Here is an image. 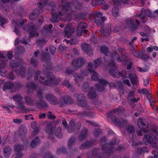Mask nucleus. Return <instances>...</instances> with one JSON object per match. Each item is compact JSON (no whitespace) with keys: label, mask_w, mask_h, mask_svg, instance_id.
Wrapping results in <instances>:
<instances>
[{"label":"nucleus","mask_w":158,"mask_h":158,"mask_svg":"<svg viewBox=\"0 0 158 158\" xmlns=\"http://www.w3.org/2000/svg\"><path fill=\"white\" fill-rule=\"evenodd\" d=\"M139 128L144 133H147L145 135L143 139V142L145 144L150 143L151 144H156V140H158V133L154 129L149 130L147 125L144 124L143 121L138 122V123Z\"/></svg>","instance_id":"f257e3e1"},{"label":"nucleus","mask_w":158,"mask_h":158,"mask_svg":"<svg viewBox=\"0 0 158 158\" xmlns=\"http://www.w3.org/2000/svg\"><path fill=\"white\" fill-rule=\"evenodd\" d=\"M71 7L80 9V4L77 1H75L73 3H68L66 1H64L62 2L61 6H60L58 8L59 15L65 17L66 19L70 20V17H72L73 15V12L71 10Z\"/></svg>","instance_id":"f03ea898"},{"label":"nucleus","mask_w":158,"mask_h":158,"mask_svg":"<svg viewBox=\"0 0 158 158\" xmlns=\"http://www.w3.org/2000/svg\"><path fill=\"white\" fill-rule=\"evenodd\" d=\"M35 81H39L40 83L44 85H57L58 81L56 78L51 77L50 79L44 76L40 70H37L35 72V74L34 77Z\"/></svg>","instance_id":"7ed1b4c3"},{"label":"nucleus","mask_w":158,"mask_h":158,"mask_svg":"<svg viewBox=\"0 0 158 158\" xmlns=\"http://www.w3.org/2000/svg\"><path fill=\"white\" fill-rule=\"evenodd\" d=\"M106 138L105 137H102L100 139V144L102 146V149L103 150L104 152L107 155L113 152V146L116 144H118L119 139L117 138H114L110 140L109 143H105L106 142Z\"/></svg>","instance_id":"20e7f679"},{"label":"nucleus","mask_w":158,"mask_h":158,"mask_svg":"<svg viewBox=\"0 0 158 158\" xmlns=\"http://www.w3.org/2000/svg\"><path fill=\"white\" fill-rule=\"evenodd\" d=\"M111 119L113 122L117 124L120 127H123L127 129L128 132L129 134L133 133L135 132L133 126L131 125H127V122L126 120L121 118L120 120L115 116H112Z\"/></svg>","instance_id":"39448f33"},{"label":"nucleus","mask_w":158,"mask_h":158,"mask_svg":"<svg viewBox=\"0 0 158 158\" xmlns=\"http://www.w3.org/2000/svg\"><path fill=\"white\" fill-rule=\"evenodd\" d=\"M23 29L26 31H29V36L33 38L38 36L39 34L38 32V29L36 25L32 23H30L26 27H23Z\"/></svg>","instance_id":"423d86ee"},{"label":"nucleus","mask_w":158,"mask_h":158,"mask_svg":"<svg viewBox=\"0 0 158 158\" xmlns=\"http://www.w3.org/2000/svg\"><path fill=\"white\" fill-rule=\"evenodd\" d=\"M75 97L77 98L81 106L83 107H86L87 109H90V108L88 105V103L86 101V97L84 94H75Z\"/></svg>","instance_id":"0eeeda50"},{"label":"nucleus","mask_w":158,"mask_h":158,"mask_svg":"<svg viewBox=\"0 0 158 158\" xmlns=\"http://www.w3.org/2000/svg\"><path fill=\"white\" fill-rule=\"evenodd\" d=\"M94 20L97 25L98 26L102 25L106 19L105 17H102V14L101 12H94Z\"/></svg>","instance_id":"6e6552de"},{"label":"nucleus","mask_w":158,"mask_h":158,"mask_svg":"<svg viewBox=\"0 0 158 158\" xmlns=\"http://www.w3.org/2000/svg\"><path fill=\"white\" fill-rule=\"evenodd\" d=\"M109 73L111 75L115 77L119 78L122 76V78H124L126 76V73L125 71L120 72L117 69H110L109 71Z\"/></svg>","instance_id":"1a4fd4ad"},{"label":"nucleus","mask_w":158,"mask_h":158,"mask_svg":"<svg viewBox=\"0 0 158 158\" xmlns=\"http://www.w3.org/2000/svg\"><path fill=\"white\" fill-rule=\"evenodd\" d=\"M127 23L129 25L131 28L135 29L139 24L140 22L136 19V17H133L131 18L130 20H127Z\"/></svg>","instance_id":"9d476101"},{"label":"nucleus","mask_w":158,"mask_h":158,"mask_svg":"<svg viewBox=\"0 0 158 158\" xmlns=\"http://www.w3.org/2000/svg\"><path fill=\"white\" fill-rule=\"evenodd\" d=\"M73 67L76 69L81 67L84 64V60L83 58H76L74 59L72 62Z\"/></svg>","instance_id":"9b49d317"},{"label":"nucleus","mask_w":158,"mask_h":158,"mask_svg":"<svg viewBox=\"0 0 158 158\" xmlns=\"http://www.w3.org/2000/svg\"><path fill=\"white\" fill-rule=\"evenodd\" d=\"M46 98L48 101L50 102L53 105L60 103V102H59L57 100V98L52 94H47Z\"/></svg>","instance_id":"f8f14e48"},{"label":"nucleus","mask_w":158,"mask_h":158,"mask_svg":"<svg viewBox=\"0 0 158 158\" xmlns=\"http://www.w3.org/2000/svg\"><path fill=\"white\" fill-rule=\"evenodd\" d=\"M75 31V29L67 25L65 28L64 36L68 38H69L72 35Z\"/></svg>","instance_id":"ddd939ff"},{"label":"nucleus","mask_w":158,"mask_h":158,"mask_svg":"<svg viewBox=\"0 0 158 158\" xmlns=\"http://www.w3.org/2000/svg\"><path fill=\"white\" fill-rule=\"evenodd\" d=\"M111 31L110 26L106 25L102 28L101 30V33L102 35L106 36L109 35Z\"/></svg>","instance_id":"4468645a"},{"label":"nucleus","mask_w":158,"mask_h":158,"mask_svg":"<svg viewBox=\"0 0 158 158\" xmlns=\"http://www.w3.org/2000/svg\"><path fill=\"white\" fill-rule=\"evenodd\" d=\"M88 134V130L85 127H83L78 137V139L81 141L85 139L87 137Z\"/></svg>","instance_id":"2eb2a0df"},{"label":"nucleus","mask_w":158,"mask_h":158,"mask_svg":"<svg viewBox=\"0 0 158 158\" xmlns=\"http://www.w3.org/2000/svg\"><path fill=\"white\" fill-rule=\"evenodd\" d=\"M100 51L102 53H103L105 55L104 57V59L106 62H108V57H109V54H111V52H109L108 48L104 46L100 47Z\"/></svg>","instance_id":"dca6fc26"},{"label":"nucleus","mask_w":158,"mask_h":158,"mask_svg":"<svg viewBox=\"0 0 158 158\" xmlns=\"http://www.w3.org/2000/svg\"><path fill=\"white\" fill-rule=\"evenodd\" d=\"M5 62V61L0 60V75L3 77L7 75V73L4 69L6 67Z\"/></svg>","instance_id":"f3484780"},{"label":"nucleus","mask_w":158,"mask_h":158,"mask_svg":"<svg viewBox=\"0 0 158 158\" xmlns=\"http://www.w3.org/2000/svg\"><path fill=\"white\" fill-rule=\"evenodd\" d=\"M87 24L83 22L80 23L78 26L77 31L76 34L78 36H80L81 35L83 30L86 27Z\"/></svg>","instance_id":"a211bd4d"},{"label":"nucleus","mask_w":158,"mask_h":158,"mask_svg":"<svg viewBox=\"0 0 158 158\" xmlns=\"http://www.w3.org/2000/svg\"><path fill=\"white\" fill-rule=\"evenodd\" d=\"M60 102H61V103H60V104L61 106H63L64 104H70L73 103V100L72 98L67 96L64 97L61 99Z\"/></svg>","instance_id":"6ab92c4d"},{"label":"nucleus","mask_w":158,"mask_h":158,"mask_svg":"<svg viewBox=\"0 0 158 158\" xmlns=\"http://www.w3.org/2000/svg\"><path fill=\"white\" fill-rule=\"evenodd\" d=\"M81 47L83 51L86 53L90 56L92 55V52L93 51V49L91 48V46L89 44L85 43L83 44Z\"/></svg>","instance_id":"aec40b11"},{"label":"nucleus","mask_w":158,"mask_h":158,"mask_svg":"<svg viewBox=\"0 0 158 158\" xmlns=\"http://www.w3.org/2000/svg\"><path fill=\"white\" fill-rule=\"evenodd\" d=\"M40 14V10L37 9L33 10L29 15V18L32 20H35L38 17Z\"/></svg>","instance_id":"412c9836"},{"label":"nucleus","mask_w":158,"mask_h":158,"mask_svg":"<svg viewBox=\"0 0 158 158\" xmlns=\"http://www.w3.org/2000/svg\"><path fill=\"white\" fill-rule=\"evenodd\" d=\"M19 69H17L15 72L17 75L21 77L25 76L26 74V69L25 67L22 66L20 67Z\"/></svg>","instance_id":"4be33fe9"},{"label":"nucleus","mask_w":158,"mask_h":158,"mask_svg":"<svg viewBox=\"0 0 158 158\" xmlns=\"http://www.w3.org/2000/svg\"><path fill=\"white\" fill-rule=\"evenodd\" d=\"M9 64L10 68L15 71L18 69L21 64L19 62H17L16 60H12L10 62Z\"/></svg>","instance_id":"5701e85b"},{"label":"nucleus","mask_w":158,"mask_h":158,"mask_svg":"<svg viewBox=\"0 0 158 158\" xmlns=\"http://www.w3.org/2000/svg\"><path fill=\"white\" fill-rule=\"evenodd\" d=\"M51 59V56L48 52H44L41 56L42 61L47 64L50 62Z\"/></svg>","instance_id":"b1692460"},{"label":"nucleus","mask_w":158,"mask_h":158,"mask_svg":"<svg viewBox=\"0 0 158 158\" xmlns=\"http://www.w3.org/2000/svg\"><path fill=\"white\" fill-rule=\"evenodd\" d=\"M11 149L8 146H6L3 149V154L6 158H8L10 156Z\"/></svg>","instance_id":"393cba45"},{"label":"nucleus","mask_w":158,"mask_h":158,"mask_svg":"<svg viewBox=\"0 0 158 158\" xmlns=\"http://www.w3.org/2000/svg\"><path fill=\"white\" fill-rule=\"evenodd\" d=\"M77 115L80 118H82L86 116L91 117L92 116L93 114L90 111L85 110L78 113Z\"/></svg>","instance_id":"a878e982"},{"label":"nucleus","mask_w":158,"mask_h":158,"mask_svg":"<svg viewBox=\"0 0 158 158\" xmlns=\"http://www.w3.org/2000/svg\"><path fill=\"white\" fill-rule=\"evenodd\" d=\"M88 97L89 99H92L96 97V89L94 87H91L88 93Z\"/></svg>","instance_id":"bb28decb"},{"label":"nucleus","mask_w":158,"mask_h":158,"mask_svg":"<svg viewBox=\"0 0 158 158\" xmlns=\"http://www.w3.org/2000/svg\"><path fill=\"white\" fill-rule=\"evenodd\" d=\"M132 84H136L138 82L137 76L134 73L130 74L128 76Z\"/></svg>","instance_id":"cd10ccee"},{"label":"nucleus","mask_w":158,"mask_h":158,"mask_svg":"<svg viewBox=\"0 0 158 158\" xmlns=\"http://www.w3.org/2000/svg\"><path fill=\"white\" fill-rule=\"evenodd\" d=\"M93 143L92 141H86L81 145L80 148L81 149H84L90 147L92 146Z\"/></svg>","instance_id":"c85d7f7f"},{"label":"nucleus","mask_w":158,"mask_h":158,"mask_svg":"<svg viewBox=\"0 0 158 158\" xmlns=\"http://www.w3.org/2000/svg\"><path fill=\"white\" fill-rule=\"evenodd\" d=\"M76 130L75 123L74 120H72L70 121L69 126L68 129V132L71 133L72 132H75Z\"/></svg>","instance_id":"c756f323"},{"label":"nucleus","mask_w":158,"mask_h":158,"mask_svg":"<svg viewBox=\"0 0 158 158\" xmlns=\"http://www.w3.org/2000/svg\"><path fill=\"white\" fill-rule=\"evenodd\" d=\"M100 149L99 148H94L92 150V153L93 156L97 158H100L101 157V153H99Z\"/></svg>","instance_id":"7c9ffc66"},{"label":"nucleus","mask_w":158,"mask_h":158,"mask_svg":"<svg viewBox=\"0 0 158 158\" xmlns=\"http://www.w3.org/2000/svg\"><path fill=\"white\" fill-rule=\"evenodd\" d=\"M14 10L15 12L18 13L21 15H22L23 13V7L20 5H15L14 6Z\"/></svg>","instance_id":"2f4dec72"},{"label":"nucleus","mask_w":158,"mask_h":158,"mask_svg":"<svg viewBox=\"0 0 158 158\" xmlns=\"http://www.w3.org/2000/svg\"><path fill=\"white\" fill-rule=\"evenodd\" d=\"M27 86L29 92H31L35 89L37 87L36 85L32 82H28L27 84Z\"/></svg>","instance_id":"473e14b6"},{"label":"nucleus","mask_w":158,"mask_h":158,"mask_svg":"<svg viewBox=\"0 0 158 158\" xmlns=\"http://www.w3.org/2000/svg\"><path fill=\"white\" fill-rule=\"evenodd\" d=\"M27 129L25 127H21L19 128L18 131L19 136L21 137H24L27 133Z\"/></svg>","instance_id":"72a5a7b5"},{"label":"nucleus","mask_w":158,"mask_h":158,"mask_svg":"<svg viewBox=\"0 0 158 158\" xmlns=\"http://www.w3.org/2000/svg\"><path fill=\"white\" fill-rule=\"evenodd\" d=\"M46 132L48 134H52L53 133V125L51 124H48L45 128Z\"/></svg>","instance_id":"f704fd0d"},{"label":"nucleus","mask_w":158,"mask_h":158,"mask_svg":"<svg viewBox=\"0 0 158 158\" xmlns=\"http://www.w3.org/2000/svg\"><path fill=\"white\" fill-rule=\"evenodd\" d=\"M30 63L31 66L34 67H37L39 65V61L38 59L35 57H31V58Z\"/></svg>","instance_id":"c9c22d12"},{"label":"nucleus","mask_w":158,"mask_h":158,"mask_svg":"<svg viewBox=\"0 0 158 158\" xmlns=\"http://www.w3.org/2000/svg\"><path fill=\"white\" fill-rule=\"evenodd\" d=\"M89 71L90 73H93V75L91 76L92 80L95 81H98L99 80V78L98 75V73L95 72L94 70L91 69H89Z\"/></svg>","instance_id":"e433bc0d"},{"label":"nucleus","mask_w":158,"mask_h":158,"mask_svg":"<svg viewBox=\"0 0 158 158\" xmlns=\"http://www.w3.org/2000/svg\"><path fill=\"white\" fill-rule=\"evenodd\" d=\"M40 142V140L38 137L36 136L35 139L32 141L30 146L31 148H34L39 144Z\"/></svg>","instance_id":"4c0bfd02"},{"label":"nucleus","mask_w":158,"mask_h":158,"mask_svg":"<svg viewBox=\"0 0 158 158\" xmlns=\"http://www.w3.org/2000/svg\"><path fill=\"white\" fill-rule=\"evenodd\" d=\"M14 86V84L11 82H6L3 87V90L5 91L7 89H11Z\"/></svg>","instance_id":"58836bf2"},{"label":"nucleus","mask_w":158,"mask_h":158,"mask_svg":"<svg viewBox=\"0 0 158 158\" xmlns=\"http://www.w3.org/2000/svg\"><path fill=\"white\" fill-rule=\"evenodd\" d=\"M24 51V48L20 45L17 47L15 50V53L16 54H21Z\"/></svg>","instance_id":"ea45409f"},{"label":"nucleus","mask_w":158,"mask_h":158,"mask_svg":"<svg viewBox=\"0 0 158 158\" xmlns=\"http://www.w3.org/2000/svg\"><path fill=\"white\" fill-rule=\"evenodd\" d=\"M117 60L119 61H123L126 63L128 60H129V58L127 56L125 55H123L121 57L119 55L117 56Z\"/></svg>","instance_id":"a19ab883"},{"label":"nucleus","mask_w":158,"mask_h":158,"mask_svg":"<svg viewBox=\"0 0 158 158\" xmlns=\"http://www.w3.org/2000/svg\"><path fill=\"white\" fill-rule=\"evenodd\" d=\"M137 152L139 154H142L145 152H148V150L147 149V148L145 146H143L142 148H138L137 149Z\"/></svg>","instance_id":"79ce46f5"},{"label":"nucleus","mask_w":158,"mask_h":158,"mask_svg":"<svg viewBox=\"0 0 158 158\" xmlns=\"http://www.w3.org/2000/svg\"><path fill=\"white\" fill-rule=\"evenodd\" d=\"M37 103L38 106L43 108H47L48 107V105L47 103L42 100H38Z\"/></svg>","instance_id":"37998d69"},{"label":"nucleus","mask_w":158,"mask_h":158,"mask_svg":"<svg viewBox=\"0 0 158 158\" xmlns=\"http://www.w3.org/2000/svg\"><path fill=\"white\" fill-rule=\"evenodd\" d=\"M112 14L113 16L115 17L119 16V10L118 7L116 6L112 8Z\"/></svg>","instance_id":"c03bdc74"},{"label":"nucleus","mask_w":158,"mask_h":158,"mask_svg":"<svg viewBox=\"0 0 158 158\" xmlns=\"http://www.w3.org/2000/svg\"><path fill=\"white\" fill-rule=\"evenodd\" d=\"M52 24H50L49 26L48 27L47 26H45L44 27L42 31V34H44L45 33L46 34L50 30L52 29Z\"/></svg>","instance_id":"a18cd8bd"},{"label":"nucleus","mask_w":158,"mask_h":158,"mask_svg":"<svg viewBox=\"0 0 158 158\" xmlns=\"http://www.w3.org/2000/svg\"><path fill=\"white\" fill-rule=\"evenodd\" d=\"M141 15H145L151 18L153 17L152 13L148 10H145L144 9H142L141 11Z\"/></svg>","instance_id":"49530a36"},{"label":"nucleus","mask_w":158,"mask_h":158,"mask_svg":"<svg viewBox=\"0 0 158 158\" xmlns=\"http://www.w3.org/2000/svg\"><path fill=\"white\" fill-rule=\"evenodd\" d=\"M130 1V0H112L113 4L116 5L120 4L122 2L124 4L128 3Z\"/></svg>","instance_id":"de8ad7c7"},{"label":"nucleus","mask_w":158,"mask_h":158,"mask_svg":"<svg viewBox=\"0 0 158 158\" xmlns=\"http://www.w3.org/2000/svg\"><path fill=\"white\" fill-rule=\"evenodd\" d=\"M61 131V129L60 127H58L55 131V134L56 136L59 138H61L62 136Z\"/></svg>","instance_id":"09e8293b"},{"label":"nucleus","mask_w":158,"mask_h":158,"mask_svg":"<svg viewBox=\"0 0 158 158\" xmlns=\"http://www.w3.org/2000/svg\"><path fill=\"white\" fill-rule=\"evenodd\" d=\"M17 106H16V108L18 109L23 110H27V109L24 106V104L23 102L21 101L17 102Z\"/></svg>","instance_id":"8fccbe9b"},{"label":"nucleus","mask_w":158,"mask_h":158,"mask_svg":"<svg viewBox=\"0 0 158 158\" xmlns=\"http://www.w3.org/2000/svg\"><path fill=\"white\" fill-rule=\"evenodd\" d=\"M27 22V20L26 19H24L23 20L19 19L17 20L15 22V24L16 25L20 27L22 26L24 23Z\"/></svg>","instance_id":"3c124183"},{"label":"nucleus","mask_w":158,"mask_h":158,"mask_svg":"<svg viewBox=\"0 0 158 158\" xmlns=\"http://www.w3.org/2000/svg\"><path fill=\"white\" fill-rule=\"evenodd\" d=\"M23 149V146L22 145L17 144L15 145L14 150L16 152H21Z\"/></svg>","instance_id":"603ef678"},{"label":"nucleus","mask_w":158,"mask_h":158,"mask_svg":"<svg viewBox=\"0 0 158 158\" xmlns=\"http://www.w3.org/2000/svg\"><path fill=\"white\" fill-rule=\"evenodd\" d=\"M76 140L75 138L74 137H72L70 138L69 139L68 141V147L69 148H71Z\"/></svg>","instance_id":"864d4df0"},{"label":"nucleus","mask_w":158,"mask_h":158,"mask_svg":"<svg viewBox=\"0 0 158 158\" xmlns=\"http://www.w3.org/2000/svg\"><path fill=\"white\" fill-rule=\"evenodd\" d=\"M104 2V0H93L92 1V4L94 6L102 4Z\"/></svg>","instance_id":"5fc2aeb1"},{"label":"nucleus","mask_w":158,"mask_h":158,"mask_svg":"<svg viewBox=\"0 0 158 158\" xmlns=\"http://www.w3.org/2000/svg\"><path fill=\"white\" fill-rule=\"evenodd\" d=\"M82 90L85 92H87L89 89V83L87 82H84L82 86Z\"/></svg>","instance_id":"6e6d98bb"},{"label":"nucleus","mask_w":158,"mask_h":158,"mask_svg":"<svg viewBox=\"0 0 158 158\" xmlns=\"http://www.w3.org/2000/svg\"><path fill=\"white\" fill-rule=\"evenodd\" d=\"M101 59L98 58L94 61V67L97 68L101 64Z\"/></svg>","instance_id":"4d7b16f0"},{"label":"nucleus","mask_w":158,"mask_h":158,"mask_svg":"<svg viewBox=\"0 0 158 158\" xmlns=\"http://www.w3.org/2000/svg\"><path fill=\"white\" fill-rule=\"evenodd\" d=\"M36 43L40 47H43L46 43V40H36Z\"/></svg>","instance_id":"13d9d810"},{"label":"nucleus","mask_w":158,"mask_h":158,"mask_svg":"<svg viewBox=\"0 0 158 158\" xmlns=\"http://www.w3.org/2000/svg\"><path fill=\"white\" fill-rule=\"evenodd\" d=\"M93 133L94 136L97 137L102 133V131L100 129H96L93 131Z\"/></svg>","instance_id":"bf43d9fd"},{"label":"nucleus","mask_w":158,"mask_h":158,"mask_svg":"<svg viewBox=\"0 0 158 158\" xmlns=\"http://www.w3.org/2000/svg\"><path fill=\"white\" fill-rule=\"evenodd\" d=\"M23 155V154L21 152H16L12 156V158H20Z\"/></svg>","instance_id":"052dcab7"},{"label":"nucleus","mask_w":158,"mask_h":158,"mask_svg":"<svg viewBox=\"0 0 158 158\" xmlns=\"http://www.w3.org/2000/svg\"><path fill=\"white\" fill-rule=\"evenodd\" d=\"M59 16L56 13H54L52 15V21L57 22L59 20Z\"/></svg>","instance_id":"680f3d73"},{"label":"nucleus","mask_w":158,"mask_h":158,"mask_svg":"<svg viewBox=\"0 0 158 158\" xmlns=\"http://www.w3.org/2000/svg\"><path fill=\"white\" fill-rule=\"evenodd\" d=\"M118 55L117 53L115 51H114L112 53L111 52V54H109V57H108V61L112 60L113 56H118Z\"/></svg>","instance_id":"e2e57ef3"},{"label":"nucleus","mask_w":158,"mask_h":158,"mask_svg":"<svg viewBox=\"0 0 158 158\" xmlns=\"http://www.w3.org/2000/svg\"><path fill=\"white\" fill-rule=\"evenodd\" d=\"M13 99L17 102L22 100L23 98L20 95H16L13 96Z\"/></svg>","instance_id":"0e129e2a"},{"label":"nucleus","mask_w":158,"mask_h":158,"mask_svg":"<svg viewBox=\"0 0 158 158\" xmlns=\"http://www.w3.org/2000/svg\"><path fill=\"white\" fill-rule=\"evenodd\" d=\"M133 55L136 57L140 58V56L142 54V52L139 51H135L133 52Z\"/></svg>","instance_id":"69168bd1"},{"label":"nucleus","mask_w":158,"mask_h":158,"mask_svg":"<svg viewBox=\"0 0 158 158\" xmlns=\"http://www.w3.org/2000/svg\"><path fill=\"white\" fill-rule=\"evenodd\" d=\"M25 100L26 102L28 104L31 105L33 103V100L29 97H26Z\"/></svg>","instance_id":"338daca9"},{"label":"nucleus","mask_w":158,"mask_h":158,"mask_svg":"<svg viewBox=\"0 0 158 158\" xmlns=\"http://www.w3.org/2000/svg\"><path fill=\"white\" fill-rule=\"evenodd\" d=\"M89 69H82L81 70V73H82L83 75L84 76H87L89 74Z\"/></svg>","instance_id":"774afa93"}]
</instances>
